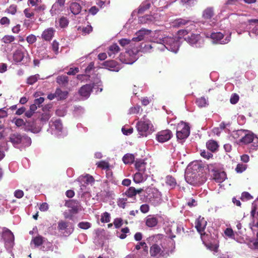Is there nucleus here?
<instances>
[{
	"mask_svg": "<svg viewBox=\"0 0 258 258\" xmlns=\"http://www.w3.org/2000/svg\"><path fill=\"white\" fill-rule=\"evenodd\" d=\"M214 178L217 182L221 183L226 178V174L224 172H217L215 174Z\"/></svg>",
	"mask_w": 258,
	"mask_h": 258,
	"instance_id": "c756f323",
	"label": "nucleus"
},
{
	"mask_svg": "<svg viewBox=\"0 0 258 258\" xmlns=\"http://www.w3.org/2000/svg\"><path fill=\"white\" fill-rule=\"evenodd\" d=\"M56 98L58 100H63L66 99L68 94L67 91H62L60 89L57 88L56 89Z\"/></svg>",
	"mask_w": 258,
	"mask_h": 258,
	"instance_id": "72a5a7b5",
	"label": "nucleus"
},
{
	"mask_svg": "<svg viewBox=\"0 0 258 258\" xmlns=\"http://www.w3.org/2000/svg\"><path fill=\"white\" fill-rule=\"evenodd\" d=\"M67 206L72 209L74 212H77L80 208V204L77 201L71 200L66 203Z\"/></svg>",
	"mask_w": 258,
	"mask_h": 258,
	"instance_id": "bb28decb",
	"label": "nucleus"
},
{
	"mask_svg": "<svg viewBox=\"0 0 258 258\" xmlns=\"http://www.w3.org/2000/svg\"><path fill=\"white\" fill-rule=\"evenodd\" d=\"M134 41L132 40H131L130 39H125V38L121 39L119 41V44L122 46H125L126 45H128V44H130V45L131 46V45H132V44H133L132 43Z\"/></svg>",
	"mask_w": 258,
	"mask_h": 258,
	"instance_id": "5fc2aeb1",
	"label": "nucleus"
},
{
	"mask_svg": "<svg viewBox=\"0 0 258 258\" xmlns=\"http://www.w3.org/2000/svg\"><path fill=\"white\" fill-rule=\"evenodd\" d=\"M190 134V128L188 125L183 121L179 123L177 126L176 137L178 140H184L186 139Z\"/></svg>",
	"mask_w": 258,
	"mask_h": 258,
	"instance_id": "423d86ee",
	"label": "nucleus"
},
{
	"mask_svg": "<svg viewBox=\"0 0 258 258\" xmlns=\"http://www.w3.org/2000/svg\"><path fill=\"white\" fill-rule=\"evenodd\" d=\"M192 174H190L189 173H187L185 175V180L186 181L191 184H194L196 183L197 180L195 178V176H192Z\"/></svg>",
	"mask_w": 258,
	"mask_h": 258,
	"instance_id": "c03bdc74",
	"label": "nucleus"
},
{
	"mask_svg": "<svg viewBox=\"0 0 258 258\" xmlns=\"http://www.w3.org/2000/svg\"><path fill=\"white\" fill-rule=\"evenodd\" d=\"M153 125L151 121L145 117L143 120L139 121L137 124V128L139 134L141 136L146 137L148 134H151L153 130Z\"/></svg>",
	"mask_w": 258,
	"mask_h": 258,
	"instance_id": "20e7f679",
	"label": "nucleus"
},
{
	"mask_svg": "<svg viewBox=\"0 0 258 258\" xmlns=\"http://www.w3.org/2000/svg\"><path fill=\"white\" fill-rule=\"evenodd\" d=\"M120 49L117 44H113L108 47V54L109 56L114 57V55L119 52Z\"/></svg>",
	"mask_w": 258,
	"mask_h": 258,
	"instance_id": "cd10ccee",
	"label": "nucleus"
},
{
	"mask_svg": "<svg viewBox=\"0 0 258 258\" xmlns=\"http://www.w3.org/2000/svg\"><path fill=\"white\" fill-rule=\"evenodd\" d=\"M55 30L52 28L45 29L41 34V38L45 41H50L54 35Z\"/></svg>",
	"mask_w": 258,
	"mask_h": 258,
	"instance_id": "4be33fe9",
	"label": "nucleus"
},
{
	"mask_svg": "<svg viewBox=\"0 0 258 258\" xmlns=\"http://www.w3.org/2000/svg\"><path fill=\"white\" fill-rule=\"evenodd\" d=\"M78 179L81 182H84L86 184H91L94 181L93 176L89 174H86L85 175L80 176Z\"/></svg>",
	"mask_w": 258,
	"mask_h": 258,
	"instance_id": "c85d7f7f",
	"label": "nucleus"
},
{
	"mask_svg": "<svg viewBox=\"0 0 258 258\" xmlns=\"http://www.w3.org/2000/svg\"><path fill=\"white\" fill-rule=\"evenodd\" d=\"M190 31H189V33L187 36L184 37L185 40H186L189 44L195 46L196 47H201L203 46L204 43V40L199 34H195L192 33H190Z\"/></svg>",
	"mask_w": 258,
	"mask_h": 258,
	"instance_id": "1a4fd4ad",
	"label": "nucleus"
},
{
	"mask_svg": "<svg viewBox=\"0 0 258 258\" xmlns=\"http://www.w3.org/2000/svg\"><path fill=\"white\" fill-rule=\"evenodd\" d=\"M130 231L129 229L127 227H125L122 228L121 230V232H117V234L118 237H119L120 239H124L126 237V233H128Z\"/></svg>",
	"mask_w": 258,
	"mask_h": 258,
	"instance_id": "09e8293b",
	"label": "nucleus"
},
{
	"mask_svg": "<svg viewBox=\"0 0 258 258\" xmlns=\"http://www.w3.org/2000/svg\"><path fill=\"white\" fill-rule=\"evenodd\" d=\"M246 130H240L234 131L232 133V136L233 138L235 139H238V138H242L244 136V134Z\"/></svg>",
	"mask_w": 258,
	"mask_h": 258,
	"instance_id": "a19ab883",
	"label": "nucleus"
},
{
	"mask_svg": "<svg viewBox=\"0 0 258 258\" xmlns=\"http://www.w3.org/2000/svg\"><path fill=\"white\" fill-rule=\"evenodd\" d=\"M159 15L158 14H154L153 15H146L143 17V20H141L145 23H154L157 21L159 19Z\"/></svg>",
	"mask_w": 258,
	"mask_h": 258,
	"instance_id": "393cba45",
	"label": "nucleus"
},
{
	"mask_svg": "<svg viewBox=\"0 0 258 258\" xmlns=\"http://www.w3.org/2000/svg\"><path fill=\"white\" fill-rule=\"evenodd\" d=\"M36 37L34 35L31 34L26 38V40L29 44H33L36 41Z\"/></svg>",
	"mask_w": 258,
	"mask_h": 258,
	"instance_id": "69168bd1",
	"label": "nucleus"
},
{
	"mask_svg": "<svg viewBox=\"0 0 258 258\" xmlns=\"http://www.w3.org/2000/svg\"><path fill=\"white\" fill-rule=\"evenodd\" d=\"M251 149L256 150L258 148V137L253 136V139H252Z\"/></svg>",
	"mask_w": 258,
	"mask_h": 258,
	"instance_id": "4d7b16f0",
	"label": "nucleus"
},
{
	"mask_svg": "<svg viewBox=\"0 0 258 258\" xmlns=\"http://www.w3.org/2000/svg\"><path fill=\"white\" fill-rule=\"evenodd\" d=\"M214 15V8L212 7H208L203 10L202 17L204 20H210Z\"/></svg>",
	"mask_w": 258,
	"mask_h": 258,
	"instance_id": "aec40b11",
	"label": "nucleus"
},
{
	"mask_svg": "<svg viewBox=\"0 0 258 258\" xmlns=\"http://www.w3.org/2000/svg\"><path fill=\"white\" fill-rule=\"evenodd\" d=\"M249 23H254L256 24V26L253 28L251 32L255 34L256 35H258V19H251L248 20Z\"/></svg>",
	"mask_w": 258,
	"mask_h": 258,
	"instance_id": "864d4df0",
	"label": "nucleus"
},
{
	"mask_svg": "<svg viewBox=\"0 0 258 258\" xmlns=\"http://www.w3.org/2000/svg\"><path fill=\"white\" fill-rule=\"evenodd\" d=\"M123 221L121 218H117L114 220L113 224L116 228H118L122 225Z\"/></svg>",
	"mask_w": 258,
	"mask_h": 258,
	"instance_id": "13d9d810",
	"label": "nucleus"
},
{
	"mask_svg": "<svg viewBox=\"0 0 258 258\" xmlns=\"http://www.w3.org/2000/svg\"><path fill=\"white\" fill-rule=\"evenodd\" d=\"M97 167L103 169H108L109 167V163L105 161H101L96 163Z\"/></svg>",
	"mask_w": 258,
	"mask_h": 258,
	"instance_id": "3c124183",
	"label": "nucleus"
},
{
	"mask_svg": "<svg viewBox=\"0 0 258 258\" xmlns=\"http://www.w3.org/2000/svg\"><path fill=\"white\" fill-rule=\"evenodd\" d=\"M254 134L249 131H246L244 136L239 139L238 143L241 145H246L250 143L253 139Z\"/></svg>",
	"mask_w": 258,
	"mask_h": 258,
	"instance_id": "f3484780",
	"label": "nucleus"
},
{
	"mask_svg": "<svg viewBox=\"0 0 258 258\" xmlns=\"http://www.w3.org/2000/svg\"><path fill=\"white\" fill-rule=\"evenodd\" d=\"M70 9L74 15L79 14L81 11V7L79 4L76 2H72L70 4Z\"/></svg>",
	"mask_w": 258,
	"mask_h": 258,
	"instance_id": "a878e982",
	"label": "nucleus"
},
{
	"mask_svg": "<svg viewBox=\"0 0 258 258\" xmlns=\"http://www.w3.org/2000/svg\"><path fill=\"white\" fill-rule=\"evenodd\" d=\"M207 147L209 150L214 152L217 149L218 146L216 142L210 140L207 143Z\"/></svg>",
	"mask_w": 258,
	"mask_h": 258,
	"instance_id": "e433bc0d",
	"label": "nucleus"
},
{
	"mask_svg": "<svg viewBox=\"0 0 258 258\" xmlns=\"http://www.w3.org/2000/svg\"><path fill=\"white\" fill-rule=\"evenodd\" d=\"M164 250L162 247L157 244H153L150 249V258H160Z\"/></svg>",
	"mask_w": 258,
	"mask_h": 258,
	"instance_id": "4468645a",
	"label": "nucleus"
},
{
	"mask_svg": "<svg viewBox=\"0 0 258 258\" xmlns=\"http://www.w3.org/2000/svg\"><path fill=\"white\" fill-rule=\"evenodd\" d=\"M34 244L35 247H38L42 244L46 245L47 247L51 246V243L40 235L33 237L31 241V245Z\"/></svg>",
	"mask_w": 258,
	"mask_h": 258,
	"instance_id": "2eb2a0df",
	"label": "nucleus"
},
{
	"mask_svg": "<svg viewBox=\"0 0 258 258\" xmlns=\"http://www.w3.org/2000/svg\"><path fill=\"white\" fill-rule=\"evenodd\" d=\"M196 103L200 107H205L207 104V101L204 97H201L197 100Z\"/></svg>",
	"mask_w": 258,
	"mask_h": 258,
	"instance_id": "a18cd8bd",
	"label": "nucleus"
},
{
	"mask_svg": "<svg viewBox=\"0 0 258 258\" xmlns=\"http://www.w3.org/2000/svg\"><path fill=\"white\" fill-rule=\"evenodd\" d=\"M150 33V30L141 29L136 33V36L132 38V40L136 42L140 41L144 39L146 35H149Z\"/></svg>",
	"mask_w": 258,
	"mask_h": 258,
	"instance_id": "6ab92c4d",
	"label": "nucleus"
},
{
	"mask_svg": "<svg viewBox=\"0 0 258 258\" xmlns=\"http://www.w3.org/2000/svg\"><path fill=\"white\" fill-rule=\"evenodd\" d=\"M140 110V106L139 105L131 107L128 111V113L130 114H137L139 112Z\"/></svg>",
	"mask_w": 258,
	"mask_h": 258,
	"instance_id": "e2e57ef3",
	"label": "nucleus"
},
{
	"mask_svg": "<svg viewBox=\"0 0 258 258\" xmlns=\"http://www.w3.org/2000/svg\"><path fill=\"white\" fill-rule=\"evenodd\" d=\"M158 222V219L155 217L149 215L146 218V224L149 227H153L157 225Z\"/></svg>",
	"mask_w": 258,
	"mask_h": 258,
	"instance_id": "b1692460",
	"label": "nucleus"
},
{
	"mask_svg": "<svg viewBox=\"0 0 258 258\" xmlns=\"http://www.w3.org/2000/svg\"><path fill=\"white\" fill-rule=\"evenodd\" d=\"M142 172H139L136 173L134 176V181L137 183L142 182L144 181L145 177L143 176Z\"/></svg>",
	"mask_w": 258,
	"mask_h": 258,
	"instance_id": "58836bf2",
	"label": "nucleus"
},
{
	"mask_svg": "<svg viewBox=\"0 0 258 258\" xmlns=\"http://www.w3.org/2000/svg\"><path fill=\"white\" fill-rule=\"evenodd\" d=\"M68 24L69 21L67 18L62 17L60 19L59 24L61 27H66L68 25Z\"/></svg>",
	"mask_w": 258,
	"mask_h": 258,
	"instance_id": "bf43d9fd",
	"label": "nucleus"
},
{
	"mask_svg": "<svg viewBox=\"0 0 258 258\" xmlns=\"http://www.w3.org/2000/svg\"><path fill=\"white\" fill-rule=\"evenodd\" d=\"M68 77L66 75L59 76L56 78V82L63 86H66L68 84Z\"/></svg>",
	"mask_w": 258,
	"mask_h": 258,
	"instance_id": "2f4dec72",
	"label": "nucleus"
},
{
	"mask_svg": "<svg viewBox=\"0 0 258 258\" xmlns=\"http://www.w3.org/2000/svg\"><path fill=\"white\" fill-rule=\"evenodd\" d=\"M14 39L15 38L14 36L12 35H7L3 38L2 40L4 43H8L13 41Z\"/></svg>",
	"mask_w": 258,
	"mask_h": 258,
	"instance_id": "0e129e2a",
	"label": "nucleus"
},
{
	"mask_svg": "<svg viewBox=\"0 0 258 258\" xmlns=\"http://www.w3.org/2000/svg\"><path fill=\"white\" fill-rule=\"evenodd\" d=\"M2 237L5 241L7 249H11L14 245V235L8 229H5L2 233Z\"/></svg>",
	"mask_w": 258,
	"mask_h": 258,
	"instance_id": "9b49d317",
	"label": "nucleus"
},
{
	"mask_svg": "<svg viewBox=\"0 0 258 258\" xmlns=\"http://www.w3.org/2000/svg\"><path fill=\"white\" fill-rule=\"evenodd\" d=\"M150 7V4L148 2L143 3L138 9V13L142 14L145 11L149 9Z\"/></svg>",
	"mask_w": 258,
	"mask_h": 258,
	"instance_id": "ea45409f",
	"label": "nucleus"
},
{
	"mask_svg": "<svg viewBox=\"0 0 258 258\" xmlns=\"http://www.w3.org/2000/svg\"><path fill=\"white\" fill-rule=\"evenodd\" d=\"M110 214L107 212L104 213L101 218V221L103 223H108L110 221Z\"/></svg>",
	"mask_w": 258,
	"mask_h": 258,
	"instance_id": "6e6d98bb",
	"label": "nucleus"
},
{
	"mask_svg": "<svg viewBox=\"0 0 258 258\" xmlns=\"http://www.w3.org/2000/svg\"><path fill=\"white\" fill-rule=\"evenodd\" d=\"M159 41V44L158 43L153 42L152 44L147 45V47L150 48H156L161 51H164L165 49H167L174 53H176L178 51L179 43L176 38L167 36L160 39Z\"/></svg>",
	"mask_w": 258,
	"mask_h": 258,
	"instance_id": "f257e3e1",
	"label": "nucleus"
},
{
	"mask_svg": "<svg viewBox=\"0 0 258 258\" xmlns=\"http://www.w3.org/2000/svg\"><path fill=\"white\" fill-rule=\"evenodd\" d=\"M185 25H187L186 29L178 31L179 35L183 37L189 33V31L196 29L194 23L183 19H176L173 22V26L175 27H180Z\"/></svg>",
	"mask_w": 258,
	"mask_h": 258,
	"instance_id": "39448f33",
	"label": "nucleus"
},
{
	"mask_svg": "<svg viewBox=\"0 0 258 258\" xmlns=\"http://www.w3.org/2000/svg\"><path fill=\"white\" fill-rule=\"evenodd\" d=\"M172 137L170 130H165L158 132L156 135V139L160 143H164L169 141Z\"/></svg>",
	"mask_w": 258,
	"mask_h": 258,
	"instance_id": "ddd939ff",
	"label": "nucleus"
},
{
	"mask_svg": "<svg viewBox=\"0 0 258 258\" xmlns=\"http://www.w3.org/2000/svg\"><path fill=\"white\" fill-rule=\"evenodd\" d=\"M17 10V6L15 5H11L6 10V12L11 15H15Z\"/></svg>",
	"mask_w": 258,
	"mask_h": 258,
	"instance_id": "de8ad7c7",
	"label": "nucleus"
},
{
	"mask_svg": "<svg viewBox=\"0 0 258 258\" xmlns=\"http://www.w3.org/2000/svg\"><path fill=\"white\" fill-rule=\"evenodd\" d=\"M25 53L27 54L26 51H22L21 50H16L13 55L14 60L17 62L24 61L25 59H27V57L25 56Z\"/></svg>",
	"mask_w": 258,
	"mask_h": 258,
	"instance_id": "412c9836",
	"label": "nucleus"
},
{
	"mask_svg": "<svg viewBox=\"0 0 258 258\" xmlns=\"http://www.w3.org/2000/svg\"><path fill=\"white\" fill-rule=\"evenodd\" d=\"M230 34L224 38V35L221 32H214L211 34L207 33L206 36L207 38H211L213 43L226 44L230 41Z\"/></svg>",
	"mask_w": 258,
	"mask_h": 258,
	"instance_id": "6e6552de",
	"label": "nucleus"
},
{
	"mask_svg": "<svg viewBox=\"0 0 258 258\" xmlns=\"http://www.w3.org/2000/svg\"><path fill=\"white\" fill-rule=\"evenodd\" d=\"M51 116V114L50 113V111L48 110L47 111L45 112L42 114L40 120L45 123L49 120Z\"/></svg>",
	"mask_w": 258,
	"mask_h": 258,
	"instance_id": "37998d69",
	"label": "nucleus"
},
{
	"mask_svg": "<svg viewBox=\"0 0 258 258\" xmlns=\"http://www.w3.org/2000/svg\"><path fill=\"white\" fill-rule=\"evenodd\" d=\"M78 30L83 33V34L86 35L92 31V27L90 25H87L86 27H79Z\"/></svg>",
	"mask_w": 258,
	"mask_h": 258,
	"instance_id": "49530a36",
	"label": "nucleus"
},
{
	"mask_svg": "<svg viewBox=\"0 0 258 258\" xmlns=\"http://www.w3.org/2000/svg\"><path fill=\"white\" fill-rule=\"evenodd\" d=\"M207 225V221L204 218L200 216L196 222V228L201 235L205 234L204 230Z\"/></svg>",
	"mask_w": 258,
	"mask_h": 258,
	"instance_id": "dca6fc26",
	"label": "nucleus"
},
{
	"mask_svg": "<svg viewBox=\"0 0 258 258\" xmlns=\"http://www.w3.org/2000/svg\"><path fill=\"white\" fill-rule=\"evenodd\" d=\"M39 79V75L36 74L35 75L29 77L27 80V83L29 85H33Z\"/></svg>",
	"mask_w": 258,
	"mask_h": 258,
	"instance_id": "79ce46f5",
	"label": "nucleus"
},
{
	"mask_svg": "<svg viewBox=\"0 0 258 258\" xmlns=\"http://www.w3.org/2000/svg\"><path fill=\"white\" fill-rule=\"evenodd\" d=\"M144 196L154 205H157L161 202V193L155 187H147L145 191Z\"/></svg>",
	"mask_w": 258,
	"mask_h": 258,
	"instance_id": "7ed1b4c3",
	"label": "nucleus"
},
{
	"mask_svg": "<svg viewBox=\"0 0 258 258\" xmlns=\"http://www.w3.org/2000/svg\"><path fill=\"white\" fill-rule=\"evenodd\" d=\"M63 7V5L55 2L52 5L51 9L50 10V13L51 15L53 16L58 14L62 11Z\"/></svg>",
	"mask_w": 258,
	"mask_h": 258,
	"instance_id": "5701e85b",
	"label": "nucleus"
},
{
	"mask_svg": "<svg viewBox=\"0 0 258 258\" xmlns=\"http://www.w3.org/2000/svg\"><path fill=\"white\" fill-rule=\"evenodd\" d=\"M201 155L204 158L207 159H209L210 158H212L213 157V154L208 152L206 151L205 150H203L201 151Z\"/></svg>",
	"mask_w": 258,
	"mask_h": 258,
	"instance_id": "680f3d73",
	"label": "nucleus"
},
{
	"mask_svg": "<svg viewBox=\"0 0 258 258\" xmlns=\"http://www.w3.org/2000/svg\"><path fill=\"white\" fill-rule=\"evenodd\" d=\"M125 195L128 197H133L136 195V188L134 187H130L126 191Z\"/></svg>",
	"mask_w": 258,
	"mask_h": 258,
	"instance_id": "603ef678",
	"label": "nucleus"
},
{
	"mask_svg": "<svg viewBox=\"0 0 258 258\" xmlns=\"http://www.w3.org/2000/svg\"><path fill=\"white\" fill-rule=\"evenodd\" d=\"M135 160V157L133 154H126L122 158V161L125 164L132 163Z\"/></svg>",
	"mask_w": 258,
	"mask_h": 258,
	"instance_id": "f704fd0d",
	"label": "nucleus"
},
{
	"mask_svg": "<svg viewBox=\"0 0 258 258\" xmlns=\"http://www.w3.org/2000/svg\"><path fill=\"white\" fill-rule=\"evenodd\" d=\"M145 163L142 160H137L135 162L136 168L139 172H144L145 170Z\"/></svg>",
	"mask_w": 258,
	"mask_h": 258,
	"instance_id": "473e14b6",
	"label": "nucleus"
},
{
	"mask_svg": "<svg viewBox=\"0 0 258 258\" xmlns=\"http://www.w3.org/2000/svg\"><path fill=\"white\" fill-rule=\"evenodd\" d=\"M49 125L51 127H54V133L57 136H60L62 131V124L59 119H56L55 121L51 120Z\"/></svg>",
	"mask_w": 258,
	"mask_h": 258,
	"instance_id": "a211bd4d",
	"label": "nucleus"
},
{
	"mask_svg": "<svg viewBox=\"0 0 258 258\" xmlns=\"http://www.w3.org/2000/svg\"><path fill=\"white\" fill-rule=\"evenodd\" d=\"M249 248L253 250H258V238L250 239L247 242Z\"/></svg>",
	"mask_w": 258,
	"mask_h": 258,
	"instance_id": "7c9ffc66",
	"label": "nucleus"
},
{
	"mask_svg": "<svg viewBox=\"0 0 258 258\" xmlns=\"http://www.w3.org/2000/svg\"><path fill=\"white\" fill-rule=\"evenodd\" d=\"M97 84V86H101L102 83L99 79H97L96 82L91 84H86L82 87L79 91L80 94L84 97H88L93 88H94Z\"/></svg>",
	"mask_w": 258,
	"mask_h": 258,
	"instance_id": "f8f14e48",
	"label": "nucleus"
},
{
	"mask_svg": "<svg viewBox=\"0 0 258 258\" xmlns=\"http://www.w3.org/2000/svg\"><path fill=\"white\" fill-rule=\"evenodd\" d=\"M230 100L231 104H235L239 100V96L236 94H234L231 96Z\"/></svg>",
	"mask_w": 258,
	"mask_h": 258,
	"instance_id": "774afa93",
	"label": "nucleus"
},
{
	"mask_svg": "<svg viewBox=\"0 0 258 258\" xmlns=\"http://www.w3.org/2000/svg\"><path fill=\"white\" fill-rule=\"evenodd\" d=\"M135 248L137 250H139L141 248L144 251V254L147 255L148 253V249L147 244L145 242H140L136 245Z\"/></svg>",
	"mask_w": 258,
	"mask_h": 258,
	"instance_id": "4c0bfd02",
	"label": "nucleus"
},
{
	"mask_svg": "<svg viewBox=\"0 0 258 258\" xmlns=\"http://www.w3.org/2000/svg\"><path fill=\"white\" fill-rule=\"evenodd\" d=\"M166 183L169 186L170 188H173L176 185V181L174 177L168 175L166 177Z\"/></svg>",
	"mask_w": 258,
	"mask_h": 258,
	"instance_id": "c9c22d12",
	"label": "nucleus"
},
{
	"mask_svg": "<svg viewBox=\"0 0 258 258\" xmlns=\"http://www.w3.org/2000/svg\"><path fill=\"white\" fill-rule=\"evenodd\" d=\"M78 226L79 228L83 229H87L89 228L91 226V224L90 223L87 222H80L78 224Z\"/></svg>",
	"mask_w": 258,
	"mask_h": 258,
	"instance_id": "052dcab7",
	"label": "nucleus"
},
{
	"mask_svg": "<svg viewBox=\"0 0 258 258\" xmlns=\"http://www.w3.org/2000/svg\"><path fill=\"white\" fill-rule=\"evenodd\" d=\"M57 229L62 236L70 235L74 231V227L72 223L61 220L58 222Z\"/></svg>",
	"mask_w": 258,
	"mask_h": 258,
	"instance_id": "9d476101",
	"label": "nucleus"
},
{
	"mask_svg": "<svg viewBox=\"0 0 258 258\" xmlns=\"http://www.w3.org/2000/svg\"><path fill=\"white\" fill-rule=\"evenodd\" d=\"M24 14L27 18H32L34 17V13L30 8H26L24 11Z\"/></svg>",
	"mask_w": 258,
	"mask_h": 258,
	"instance_id": "8fccbe9b",
	"label": "nucleus"
},
{
	"mask_svg": "<svg viewBox=\"0 0 258 258\" xmlns=\"http://www.w3.org/2000/svg\"><path fill=\"white\" fill-rule=\"evenodd\" d=\"M252 198V197L248 192H243L242 193L241 199L242 200H248Z\"/></svg>",
	"mask_w": 258,
	"mask_h": 258,
	"instance_id": "338daca9",
	"label": "nucleus"
},
{
	"mask_svg": "<svg viewBox=\"0 0 258 258\" xmlns=\"http://www.w3.org/2000/svg\"><path fill=\"white\" fill-rule=\"evenodd\" d=\"M138 50L137 48L126 51L124 56H120V60L126 64H133L138 58Z\"/></svg>",
	"mask_w": 258,
	"mask_h": 258,
	"instance_id": "0eeeda50",
	"label": "nucleus"
},
{
	"mask_svg": "<svg viewBox=\"0 0 258 258\" xmlns=\"http://www.w3.org/2000/svg\"><path fill=\"white\" fill-rule=\"evenodd\" d=\"M10 141L15 147L20 148L21 147H29L31 144V139L30 137L21 135L18 134H14L10 136Z\"/></svg>",
	"mask_w": 258,
	"mask_h": 258,
	"instance_id": "f03ea898",
	"label": "nucleus"
}]
</instances>
